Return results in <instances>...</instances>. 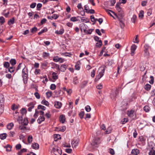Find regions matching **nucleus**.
<instances>
[{"instance_id": "obj_24", "label": "nucleus", "mask_w": 155, "mask_h": 155, "mask_svg": "<svg viewBox=\"0 0 155 155\" xmlns=\"http://www.w3.org/2000/svg\"><path fill=\"white\" fill-rule=\"evenodd\" d=\"M14 126V124L13 123H11L8 124L7 125V128L9 130H11L12 129L13 127Z\"/></svg>"}, {"instance_id": "obj_48", "label": "nucleus", "mask_w": 155, "mask_h": 155, "mask_svg": "<svg viewBox=\"0 0 155 155\" xmlns=\"http://www.w3.org/2000/svg\"><path fill=\"white\" fill-rule=\"evenodd\" d=\"M37 31V28L36 27H34L30 29L31 32L33 33Z\"/></svg>"}, {"instance_id": "obj_1", "label": "nucleus", "mask_w": 155, "mask_h": 155, "mask_svg": "<svg viewBox=\"0 0 155 155\" xmlns=\"http://www.w3.org/2000/svg\"><path fill=\"white\" fill-rule=\"evenodd\" d=\"M101 140L99 138H94L92 141L91 144L94 148L98 147L101 143Z\"/></svg>"}, {"instance_id": "obj_14", "label": "nucleus", "mask_w": 155, "mask_h": 155, "mask_svg": "<svg viewBox=\"0 0 155 155\" xmlns=\"http://www.w3.org/2000/svg\"><path fill=\"white\" fill-rule=\"evenodd\" d=\"M79 141L78 140H73L72 142V146L73 147H75L78 145Z\"/></svg>"}, {"instance_id": "obj_11", "label": "nucleus", "mask_w": 155, "mask_h": 155, "mask_svg": "<svg viewBox=\"0 0 155 155\" xmlns=\"http://www.w3.org/2000/svg\"><path fill=\"white\" fill-rule=\"evenodd\" d=\"M137 48V46L134 44L131 46V53L130 54L132 56H133V55H134V54L135 51L136 50Z\"/></svg>"}, {"instance_id": "obj_40", "label": "nucleus", "mask_w": 155, "mask_h": 155, "mask_svg": "<svg viewBox=\"0 0 155 155\" xmlns=\"http://www.w3.org/2000/svg\"><path fill=\"white\" fill-rule=\"evenodd\" d=\"M41 104L47 106H48L49 105V102L45 100V99H44L42 100L41 102Z\"/></svg>"}, {"instance_id": "obj_64", "label": "nucleus", "mask_w": 155, "mask_h": 155, "mask_svg": "<svg viewBox=\"0 0 155 155\" xmlns=\"http://www.w3.org/2000/svg\"><path fill=\"white\" fill-rule=\"evenodd\" d=\"M95 75V70H93L91 72V76L92 78H94Z\"/></svg>"}, {"instance_id": "obj_58", "label": "nucleus", "mask_w": 155, "mask_h": 155, "mask_svg": "<svg viewBox=\"0 0 155 155\" xmlns=\"http://www.w3.org/2000/svg\"><path fill=\"white\" fill-rule=\"evenodd\" d=\"M34 95H35V97H36L38 99H40V94L38 92H35L34 94Z\"/></svg>"}, {"instance_id": "obj_49", "label": "nucleus", "mask_w": 155, "mask_h": 155, "mask_svg": "<svg viewBox=\"0 0 155 155\" xmlns=\"http://www.w3.org/2000/svg\"><path fill=\"white\" fill-rule=\"evenodd\" d=\"M3 104H0V114H2L3 111Z\"/></svg>"}, {"instance_id": "obj_45", "label": "nucleus", "mask_w": 155, "mask_h": 155, "mask_svg": "<svg viewBox=\"0 0 155 155\" xmlns=\"http://www.w3.org/2000/svg\"><path fill=\"white\" fill-rule=\"evenodd\" d=\"M4 67L5 68H8L10 66V64L8 62H5L3 64Z\"/></svg>"}, {"instance_id": "obj_50", "label": "nucleus", "mask_w": 155, "mask_h": 155, "mask_svg": "<svg viewBox=\"0 0 155 155\" xmlns=\"http://www.w3.org/2000/svg\"><path fill=\"white\" fill-rule=\"evenodd\" d=\"M85 110L87 112H90L91 110V108L89 105L86 106L85 108Z\"/></svg>"}, {"instance_id": "obj_30", "label": "nucleus", "mask_w": 155, "mask_h": 155, "mask_svg": "<svg viewBox=\"0 0 155 155\" xmlns=\"http://www.w3.org/2000/svg\"><path fill=\"white\" fill-rule=\"evenodd\" d=\"M66 66L65 64L61 65L60 67V70L61 71L64 72L66 70Z\"/></svg>"}, {"instance_id": "obj_32", "label": "nucleus", "mask_w": 155, "mask_h": 155, "mask_svg": "<svg viewBox=\"0 0 155 155\" xmlns=\"http://www.w3.org/2000/svg\"><path fill=\"white\" fill-rule=\"evenodd\" d=\"M81 20L83 22H84L86 23L88 22L89 21V20L87 18L84 17H80Z\"/></svg>"}, {"instance_id": "obj_16", "label": "nucleus", "mask_w": 155, "mask_h": 155, "mask_svg": "<svg viewBox=\"0 0 155 155\" xmlns=\"http://www.w3.org/2000/svg\"><path fill=\"white\" fill-rule=\"evenodd\" d=\"M22 76L24 81H26L27 80L28 75L27 73H25L24 71L22 72Z\"/></svg>"}, {"instance_id": "obj_27", "label": "nucleus", "mask_w": 155, "mask_h": 155, "mask_svg": "<svg viewBox=\"0 0 155 155\" xmlns=\"http://www.w3.org/2000/svg\"><path fill=\"white\" fill-rule=\"evenodd\" d=\"M4 102V98L3 95L0 94V104H3Z\"/></svg>"}, {"instance_id": "obj_51", "label": "nucleus", "mask_w": 155, "mask_h": 155, "mask_svg": "<svg viewBox=\"0 0 155 155\" xmlns=\"http://www.w3.org/2000/svg\"><path fill=\"white\" fill-rule=\"evenodd\" d=\"M87 83V81H83L82 83V85H81V88H84L85 86H86Z\"/></svg>"}, {"instance_id": "obj_21", "label": "nucleus", "mask_w": 155, "mask_h": 155, "mask_svg": "<svg viewBox=\"0 0 155 155\" xmlns=\"http://www.w3.org/2000/svg\"><path fill=\"white\" fill-rule=\"evenodd\" d=\"M64 32V30L63 28L61 29L59 31L56 30L55 31V33L58 35H62Z\"/></svg>"}, {"instance_id": "obj_62", "label": "nucleus", "mask_w": 155, "mask_h": 155, "mask_svg": "<svg viewBox=\"0 0 155 155\" xmlns=\"http://www.w3.org/2000/svg\"><path fill=\"white\" fill-rule=\"evenodd\" d=\"M90 18L92 22H96V18H95L94 15H91L90 16Z\"/></svg>"}, {"instance_id": "obj_15", "label": "nucleus", "mask_w": 155, "mask_h": 155, "mask_svg": "<svg viewBox=\"0 0 155 155\" xmlns=\"http://www.w3.org/2000/svg\"><path fill=\"white\" fill-rule=\"evenodd\" d=\"M149 155H155V147H152L149 152Z\"/></svg>"}, {"instance_id": "obj_56", "label": "nucleus", "mask_w": 155, "mask_h": 155, "mask_svg": "<svg viewBox=\"0 0 155 155\" xmlns=\"http://www.w3.org/2000/svg\"><path fill=\"white\" fill-rule=\"evenodd\" d=\"M56 86L54 84H51L50 87V88L51 90H54L55 89Z\"/></svg>"}, {"instance_id": "obj_41", "label": "nucleus", "mask_w": 155, "mask_h": 155, "mask_svg": "<svg viewBox=\"0 0 155 155\" xmlns=\"http://www.w3.org/2000/svg\"><path fill=\"white\" fill-rule=\"evenodd\" d=\"M47 31L48 30L46 28H44V29H42L41 31H40L38 33V34L39 35H40L43 33Z\"/></svg>"}, {"instance_id": "obj_22", "label": "nucleus", "mask_w": 155, "mask_h": 155, "mask_svg": "<svg viewBox=\"0 0 155 155\" xmlns=\"http://www.w3.org/2000/svg\"><path fill=\"white\" fill-rule=\"evenodd\" d=\"M131 153L134 155H137L139 153V151L137 149H134L132 150Z\"/></svg>"}, {"instance_id": "obj_28", "label": "nucleus", "mask_w": 155, "mask_h": 155, "mask_svg": "<svg viewBox=\"0 0 155 155\" xmlns=\"http://www.w3.org/2000/svg\"><path fill=\"white\" fill-rule=\"evenodd\" d=\"M49 53L44 52L43 53L42 57L45 58H46L49 56Z\"/></svg>"}, {"instance_id": "obj_18", "label": "nucleus", "mask_w": 155, "mask_h": 155, "mask_svg": "<svg viewBox=\"0 0 155 155\" xmlns=\"http://www.w3.org/2000/svg\"><path fill=\"white\" fill-rule=\"evenodd\" d=\"M32 147L35 149H38L39 148V145L37 143H34L32 145Z\"/></svg>"}, {"instance_id": "obj_60", "label": "nucleus", "mask_w": 155, "mask_h": 155, "mask_svg": "<svg viewBox=\"0 0 155 155\" xmlns=\"http://www.w3.org/2000/svg\"><path fill=\"white\" fill-rule=\"evenodd\" d=\"M15 134V133L14 131H10L8 135L9 137H13Z\"/></svg>"}, {"instance_id": "obj_52", "label": "nucleus", "mask_w": 155, "mask_h": 155, "mask_svg": "<svg viewBox=\"0 0 155 155\" xmlns=\"http://www.w3.org/2000/svg\"><path fill=\"white\" fill-rule=\"evenodd\" d=\"M38 109H41L42 110H45L46 108L45 107L42 105H40L38 106Z\"/></svg>"}, {"instance_id": "obj_2", "label": "nucleus", "mask_w": 155, "mask_h": 155, "mask_svg": "<svg viewBox=\"0 0 155 155\" xmlns=\"http://www.w3.org/2000/svg\"><path fill=\"white\" fill-rule=\"evenodd\" d=\"M86 25L84 23L81 24L80 25V27L81 30V31L83 30L84 32L85 33L87 34H91V33L92 32L93 30L92 29H89L88 30H87L86 28H84L85 27Z\"/></svg>"}, {"instance_id": "obj_13", "label": "nucleus", "mask_w": 155, "mask_h": 155, "mask_svg": "<svg viewBox=\"0 0 155 155\" xmlns=\"http://www.w3.org/2000/svg\"><path fill=\"white\" fill-rule=\"evenodd\" d=\"M66 127L65 126H63L61 127H56L55 131H61V132H64L65 130Z\"/></svg>"}, {"instance_id": "obj_37", "label": "nucleus", "mask_w": 155, "mask_h": 155, "mask_svg": "<svg viewBox=\"0 0 155 155\" xmlns=\"http://www.w3.org/2000/svg\"><path fill=\"white\" fill-rule=\"evenodd\" d=\"M21 113L22 115H23L24 114H26L27 111L26 109L25 108H22L20 110Z\"/></svg>"}, {"instance_id": "obj_8", "label": "nucleus", "mask_w": 155, "mask_h": 155, "mask_svg": "<svg viewBox=\"0 0 155 155\" xmlns=\"http://www.w3.org/2000/svg\"><path fill=\"white\" fill-rule=\"evenodd\" d=\"M18 121L20 124H22L24 126L27 125L28 123V120L27 118H25L24 120H23L21 119V117L19 116L18 118Z\"/></svg>"}, {"instance_id": "obj_31", "label": "nucleus", "mask_w": 155, "mask_h": 155, "mask_svg": "<svg viewBox=\"0 0 155 155\" xmlns=\"http://www.w3.org/2000/svg\"><path fill=\"white\" fill-rule=\"evenodd\" d=\"M143 109L146 112H148L150 111V108L148 106L146 105L143 107Z\"/></svg>"}, {"instance_id": "obj_20", "label": "nucleus", "mask_w": 155, "mask_h": 155, "mask_svg": "<svg viewBox=\"0 0 155 155\" xmlns=\"http://www.w3.org/2000/svg\"><path fill=\"white\" fill-rule=\"evenodd\" d=\"M45 118L44 116H40L37 120V121L39 124H40L41 122L45 120Z\"/></svg>"}, {"instance_id": "obj_19", "label": "nucleus", "mask_w": 155, "mask_h": 155, "mask_svg": "<svg viewBox=\"0 0 155 155\" xmlns=\"http://www.w3.org/2000/svg\"><path fill=\"white\" fill-rule=\"evenodd\" d=\"M59 120L61 122L64 123L65 120V117L64 115H62L59 117Z\"/></svg>"}, {"instance_id": "obj_44", "label": "nucleus", "mask_w": 155, "mask_h": 155, "mask_svg": "<svg viewBox=\"0 0 155 155\" xmlns=\"http://www.w3.org/2000/svg\"><path fill=\"white\" fill-rule=\"evenodd\" d=\"M138 35H137L136 36V37L134 38L133 40V42L135 43H138L139 42V41L138 39Z\"/></svg>"}, {"instance_id": "obj_61", "label": "nucleus", "mask_w": 155, "mask_h": 155, "mask_svg": "<svg viewBox=\"0 0 155 155\" xmlns=\"http://www.w3.org/2000/svg\"><path fill=\"white\" fill-rule=\"evenodd\" d=\"M103 85L101 84H100L96 86V88L98 89H101L102 88Z\"/></svg>"}, {"instance_id": "obj_33", "label": "nucleus", "mask_w": 155, "mask_h": 155, "mask_svg": "<svg viewBox=\"0 0 155 155\" xmlns=\"http://www.w3.org/2000/svg\"><path fill=\"white\" fill-rule=\"evenodd\" d=\"M10 63L12 66H14L16 64V61L14 59H11L10 61Z\"/></svg>"}, {"instance_id": "obj_63", "label": "nucleus", "mask_w": 155, "mask_h": 155, "mask_svg": "<svg viewBox=\"0 0 155 155\" xmlns=\"http://www.w3.org/2000/svg\"><path fill=\"white\" fill-rule=\"evenodd\" d=\"M42 6V4L41 3H38L37 5V10H40V8Z\"/></svg>"}, {"instance_id": "obj_38", "label": "nucleus", "mask_w": 155, "mask_h": 155, "mask_svg": "<svg viewBox=\"0 0 155 155\" xmlns=\"http://www.w3.org/2000/svg\"><path fill=\"white\" fill-rule=\"evenodd\" d=\"M151 87V86L150 84H147L144 86V88L147 91H149L150 90Z\"/></svg>"}, {"instance_id": "obj_59", "label": "nucleus", "mask_w": 155, "mask_h": 155, "mask_svg": "<svg viewBox=\"0 0 155 155\" xmlns=\"http://www.w3.org/2000/svg\"><path fill=\"white\" fill-rule=\"evenodd\" d=\"M18 108V107L17 105H16L15 104H14L12 105V109L13 110H14Z\"/></svg>"}, {"instance_id": "obj_54", "label": "nucleus", "mask_w": 155, "mask_h": 155, "mask_svg": "<svg viewBox=\"0 0 155 155\" xmlns=\"http://www.w3.org/2000/svg\"><path fill=\"white\" fill-rule=\"evenodd\" d=\"M73 83L75 84H77L78 83V79L77 77H75L74 78Z\"/></svg>"}, {"instance_id": "obj_46", "label": "nucleus", "mask_w": 155, "mask_h": 155, "mask_svg": "<svg viewBox=\"0 0 155 155\" xmlns=\"http://www.w3.org/2000/svg\"><path fill=\"white\" fill-rule=\"evenodd\" d=\"M144 12L143 11L141 10L140 11L139 14V17L140 18H142L143 16Z\"/></svg>"}, {"instance_id": "obj_25", "label": "nucleus", "mask_w": 155, "mask_h": 155, "mask_svg": "<svg viewBox=\"0 0 155 155\" xmlns=\"http://www.w3.org/2000/svg\"><path fill=\"white\" fill-rule=\"evenodd\" d=\"M4 148L6 149V151L9 152L11 150L12 147L9 145L7 144L6 146L4 147Z\"/></svg>"}, {"instance_id": "obj_3", "label": "nucleus", "mask_w": 155, "mask_h": 155, "mask_svg": "<svg viewBox=\"0 0 155 155\" xmlns=\"http://www.w3.org/2000/svg\"><path fill=\"white\" fill-rule=\"evenodd\" d=\"M106 67L105 66H104L103 68L101 70V71L99 72V73L96 76V78L95 79L94 81H98L99 79L101 78L104 75L105 71V68Z\"/></svg>"}, {"instance_id": "obj_43", "label": "nucleus", "mask_w": 155, "mask_h": 155, "mask_svg": "<svg viewBox=\"0 0 155 155\" xmlns=\"http://www.w3.org/2000/svg\"><path fill=\"white\" fill-rule=\"evenodd\" d=\"M5 22V19L4 18L2 17H0V23L1 25L3 24Z\"/></svg>"}, {"instance_id": "obj_47", "label": "nucleus", "mask_w": 155, "mask_h": 155, "mask_svg": "<svg viewBox=\"0 0 155 155\" xmlns=\"http://www.w3.org/2000/svg\"><path fill=\"white\" fill-rule=\"evenodd\" d=\"M108 152L112 155H114L115 153L114 150L112 148H110L109 149Z\"/></svg>"}, {"instance_id": "obj_10", "label": "nucleus", "mask_w": 155, "mask_h": 155, "mask_svg": "<svg viewBox=\"0 0 155 155\" xmlns=\"http://www.w3.org/2000/svg\"><path fill=\"white\" fill-rule=\"evenodd\" d=\"M62 105V104L61 102L56 101L54 102V106L56 108H60Z\"/></svg>"}, {"instance_id": "obj_39", "label": "nucleus", "mask_w": 155, "mask_h": 155, "mask_svg": "<svg viewBox=\"0 0 155 155\" xmlns=\"http://www.w3.org/2000/svg\"><path fill=\"white\" fill-rule=\"evenodd\" d=\"M33 137L31 135H29L28 137V141L29 143H31L32 141Z\"/></svg>"}, {"instance_id": "obj_34", "label": "nucleus", "mask_w": 155, "mask_h": 155, "mask_svg": "<svg viewBox=\"0 0 155 155\" xmlns=\"http://www.w3.org/2000/svg\"><path fill=\"white\" fill-rule=\"evenodd\" d=\"M15 68L13 66L10 67L8 69V71L11 73H13L15 71Z\"/></svg>"}, {"instance_id": "obj_7", "label": "nucleus", "mask_w": 155, "mask_h": 155, "mask_svg": "<svg viewBox=\"0 0 155 155\" xmlns=\"http://www.w3.org/2000/svg\"><path fill=\"white\" fill-rule=\"evenodd\" d=\"M150 48V46L147 45L144 46L143 55L144 57L147 58H149L150 56V53L148 51Z\"/></svg>"}, {"instance_id": "obj_29", "label": "nucleus", "mask_w": 155, "mask_h": 155, "mask_svg": "<svg viewBox=\"0 0 155 155\" xmlns=\"http://www.w3.org/2000/svg\"><path fill=\"white\" fill-rule=\"evenodd\" d=\"M112 130L111 127H109L107 128V130L105 132V134H108L110 133Z\"/></svg>"}, {"instance_id": "obj_23", "label": "nucleus", "mask_w": 155, "mask_h": 155, "mask_svg": "<svg viewBox=\"0 0 155 155\" xmlns=\"http://www.w3.org/2000/svg\"><path fill=\"white\" fill-rule=\"evenodd\" d=\"M7 136V134L6 133H3L0 134V138L2 140L5 139Z\"/></svg>"}, {"instance_id": "obj_57", "label": "nucleus", "mask_w": 155, "mask_h": 155, "mask_svg": "<svg viewBox=\"0 0 155 155\" xmlns=\"http://www.w3.org/2000/svg\"><path fill=\"white\" fill-rule=\"evenodd\" d=\"M150 78V80L149 81V82L150 84H153L154 82V78L153 76H151Z\"/></svg>"}, {"instance_id": "obj_26", "label": "nucleus", "mask_w": 155, "mask_h": 155, "mask_svg": "<svg viewBox=\"0 0 155 155\" xmlns=\"http://www.w3.org/2000/svg\"><path fill=\"white\" fill-rule=\"evenodd\" d=\"M15 19L14 18H12L11 19H10L8 22V24L9 25H11L13 24L14 23Z\"/></svg>"}, {"instance_id": "obj_5", "label": "nucleus", "mask_w": 155, "mask_h": 155, "mask_svg": "<svg viewBox=\"0 0 155 155\" xmlns=\"http://www.w3.org/2000/svg\"><path fill=\"white\" fill-rule=\"evenodd\" d=\"M119 87L116 88L115 91H112L110 94V97L112 99H114L119 94Z\"/></svg>"}, {"instance_id": "obj_42", "label": "nucleus", "mask_w": 155, "mask_h": 155, "mask_svg": "<svg viewBox=\"0 0 155 155\" xmlns=\"http://www.w3.org/2000/svg\"><path fill=\"white\" fill-rule=\"evenodd\" d=\"M102 45V42L101 40H99V41L96 44V46L97 47L100 48Z\"/></svg>"}, {"instance_id": "obj_4", "label": "nucleus", "mask_w": 155, "mask_h": 155, "mask_svg": "<svg viewBox=\"0 0 155 155\" xmlns=\"http://www.w3.org/2000/svg\"><path fill=\"white\" fill-rule=\"evenodd\" d=\"M127 114L129 117L132 119H134L136 116V112L133 110H128Z\"/></svg>"}, {"instance_id": "obj_55", "label": "nucleus", "mask_w": 155, "mask_h": 155, "mask_svg": "<svg viewBox=\"0 0 155 155\" xmlns=\"http://www.w3.org/2000/svg\"><path fill=\"white\" fill-rule=\"evenodd\" d=\"M46 94L48 97H50L52 95V92L51 91H48L46 93Z\"/></svg>"}, {"instance_id": "obj_36", "label": "nucleus", "mask_w": 155, "mask_h": 155, "mask_svg": "<svg viewBox=\"0 0 155 155\" xmlns=\"http://www.w3.org/2000/svg\"><path fill=\"white\" fill-rule=\"evenodd\" d=\"M52 78L54 80H56L58 78V75L57 73L54 72L52 74Z\"/></svg>"}, {"instance_id": "obj_9", "label": "nucleus", "mask_w": 155, "mask_h": 155, "mask_svg": "<svg viewBox=\"0 0 155 155\" xmlns=\"http://www.w3.org/2000/svg\"><path fill=\"white\" fill-rule=\"evenodd\" d=\"M53 60L55 62H60V63H62L64 61V59L58 56L54 57L53 58Z\"/></svg>"}, {"instance_id": "obj_6", "label": "nucleus", "mask_w": 155, "mask_h": 155, "mask_svg": "<svg viewBox=\"0 0 155 155\" xmlns=\"http://www.w3.org/2000/svg\"><path fill=\"white\" fill-rule=\"evenodd\" d=\"M51 152L54 153L55 155H61L62 150L60 148L58 147H53Z\"/></svg>"}, {"instance_id": "obj_35", "label": "nucleus", "mask_w": 155, "mask_h": 155, "mask_svg": "<svg viewBox=\"0 0 155 155\" xmlns=\"http://www.w3.org/2000/svg\"><path fill=\"white\" fill-rule=\"evenodd\" d=\"M120 4L117 3L116 5V8L118 12H120L121 11V9L120 7Z\"/></svg>"}, {"instance_id": "obj_17", "label": "nucleus", "mask_w": 155, "mask_h": 155, "mask_svg": "<svg viewBox=\"0 0 155 155\" xmlns=\"http://www.w3.org/2000/svg\"><path fill=\"white\" fill-rule=\"evenodd\" d=\"M80 17L79 16H77V17H72L70 19V20L71 21H72L73 22H75L79 21H80V20L79 19H78V18Z\"/></svg>"}, {"instance_id": "obj_53", "label": "nucleus", "mask_w": 155, "mask_h": 155, "mask_svg": "<svg viewBox=\"0 0 155 155\" xmlns=\"http://www.w3.org/2000/svg\"><path fill=\"white\" fill-rule=\"evenodd\" d=\"M137 18V16L135 15H134L133 16L132 18H131V21L133 23H135L136 20Z\"/></svg>"}, {"instance_id": "obj_12", "label": "nucleus", "mask_w": 155, "mask_h": 155, "mask_svg": "<svg viewBox=\"0 0 155 155\" xmlns=\"http://www.w3.org/2000/svg\"><path fill=\"white\" fill-rule=\"evenodd\" d=\"M27 106L29 107L28 109V111L30 112L31 111L32 109L34 108V104L32 102H30L27 104Z\"/></svg>"}]
</instances>
